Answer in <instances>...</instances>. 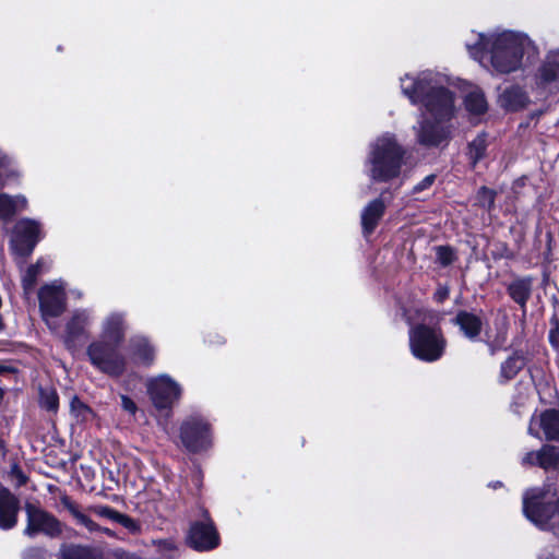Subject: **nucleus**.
Masks as SVG:
<instances>
[{
	"label": "nucleus",
	"instance_id": "e433bc0d",
	"mask_svg": "<svg viewBox=\"0 0 559 559\" xmlns=\"http://www.w3.org/2000/svg\"><path fill=\"white\" fill-rule=\"evenodd\" d=\"M91 512H93L95 515L97 516H100V518H106L110 521H114L116 520L117 515H118V511L108 507V506H93L88 509Z\"/></svg>",
	"mask_w": 559,
	"mask_h": 559
},
{
	"label": "nucleus",
	"instance_id": "de8ad7c7",
	"mask_svg": "<svg viewBox=\"0 0 559 559\" xmlns=\"http://www.w3.org/2000/svg\"><path fill=\"white\" fill-rule=\"evenodd\" d=\"M163 545L165 546L166 549H174L175 548V544H174L173 540H164Z\"/></svg>",
	"mask_w": 559,
	"mask_h": 559
},
{
	"label": "nucleus",
	"instance_id": "f257e3e1",
	"mask_svg": "<svg viewBox=\"0 0 559 559\" xmlns=\"http://www.w3.org/2000/svg\"><path fill=\"white\" fill-rule=\"evenodd\" d=\"M445 75L430 70L416 76L406 74L401 78L403 94L420 109L417 123L413 127L420 145L439 146L451 139L450 121L454 117L455 105Z\"/></svg>",
	"mask_w": 559,
	"mask_h": 559
},
{
	"label": "nucleus",
	"instance_id": "4c0bfd02",
	"mask_svg": "<svg viewBox=\"0 0 559 559\" xmlns=\"http://www.w3.org/2000/svg\"><path fill=\"white\" fill-rule=\"evenodd\" d=\"M495 195L492 190L481 187L478 191V202L483 207L490 209L493 205Z\"/></svg>",
	"mask_w": 559,
	"mask_h": 559
},
{
	"label": "nucleus",
	"instance_id": "bb28decb",
	"mask_svg": "<svg viewBox=\"0 0 559 559\" xmlns=\"http://www.w3.org/2000/svg\"><path fill=\"white\" fill-rule=\"evenodd\" d=\"M538 466L545 471L559 467V448L555 445H543L538 450Z\"/></svg>",
	"mask_w": 559,
	"mask_h": 559
},
{
	"label": "nucleus",
	"instance_id": "cd10ccee",
	"mask_svg": "<svg viewBox=\"0 0 559 559\" xmlns=\"http://www.w3.org/2000/svg\"><path fill=\"white\" fill-rule=\"evenodd\" d=\"M466 110L473 115H481L487 110V100L483 91L474 87L464 98Z\"/></svg>",
	"mask_w": 559,
	"mask_h": 559
},
{
	"label": "nucleus",
	"instance_id": "6ab92c4d",
	"mask_svg": "<svg viewBox=\"0 0 559 559\" xmlns=\"http://www.w3.org/2000/svg\"><path fill=\"white\" fill-rule=\"evenodd\" d=\"M528 103L526 92L520 86H510L499 95V104L507 110L515 111Z\"/></svg>",
	"mask_w": 559,
	"mask_h": 559
},
{
	"label": "nucleus",
	"instance_id": "4468645a",
	"mask_svg": "<svg viewBox=\"0 0 559 559\" xmlns=\"http://www.w3.org/2000/svg\"><path fill=\"white\" fill-rule=\"evenodd\" d=\"M537 87L555 92L559 90V49L549 50L540 61L535 75Z\"/></svg>",
	"mask_w": 559,
	"mask_h": 559
},
{
	"label": "nucleus",
	"instance_id": "a18cd8bd",
	"mask_svg": "<svg viewBox=\"0 0 559 559\" xmlns=\"http://www.w3.org/2000/svg\"><path fill=\"white\" fill-rule=\"evenodd\" d=\"M115 556L117 559H140L135 555L126 552L123 550H117Z\"/></svg>",
	"mask_w": 559,
	"mask_h": 559
},
{
	"label": "nucleus",
	"instance_id": "5701e85b",
	"mask_svg": "<svg viewBox=\"0 0 559 559\" xmlns=\"http://www.w3.org/2000/svg\"><path fill=\"white\" fill-rule=\"evenodd\" d=\"M525 366V357L521 352H514L500 366L499 381L501 383L512 380Z\"/></svg>",
	"mask_w": 559,
	"mask_h": 559
},
{
	"label": "nucleus",
	"instance_id": "c03bdc74",
	"mask_svg": "<svg viewBox=\"0 0 559 559\" xmlns=\"http://www.w3.org/2000/svg\"><path fill=\"white\" fill-rule=\"evenodd\" d=\"M549 342L554 347L559 348V328L558 326L550 330Z\"/></svg>",
	"mask_w": 559,
	"mask_h": 559
},
{
	"label": "nucleus",
	"instance_id": "7ed1b4c3",
	"mask_svg": "<svg viewBox=\"0 0 559 559\" xmlns=\"http://www.w3.org/2000/svg\"><path fill=\"white\" fill-rule=\"evenodd\" d=\"M416 314L420 322H415L409 312L404 314L409 324V349L417 359L423 361L439 360L444 353L447 341L440 328L433 323L435 316L421 309H417Z\"/></svg>",
	"mask_w": 559,
	"mask_h": 559
},
{
	"label": "nucleus",
	"instance_id": "473e14b6",
	"mask_svg": "<svg viewBox=\"0 0 559 559\" xmlns=\"http://www.w3.org/2000/svg\"><path fill=\"white\" fill-rule=\"evenodd\" d=\"M39 270H40V261H38L36 264L29 265L26 269V271L22 277V285H23V288L26 294L29 293L33 289V287L35 286L37 276L39 274Z\"/></svg>",
	"mask_w": 559,
	"mask_h": 559
},
{
	"label": "nucleus",
	"instance_id": "6e6552de",
	"mask_svg": "<svg viewBox=\"0 0 559 559\" xmlns=\"http://www.w3.org/2000/svg\"><path fill=\"white\" fill-rule=\"evenodd\" d=\"M180 439L189 452H201L212 445L211 428L200 416L187 418L180 427Z\"/></svg>",
	"mask_w": 559,
	"mask_h": 559
},
{
	"label": "nucleus",
	"instance_id": "f03ea898",
	"mask_svg": "<svg viewBox=\"0 0 559 559\" xmlns=\"http://www.w3.org/2000/svg\"><path fill=\"white\" fill-rule=\"evenodd\" d=\"M532 46L528 36L512 31L477 34L474 43H466L471 57L497 74L520 70L523 56Z\"/></svg>",
	"mask_w": 559,
	"mask_h": 559
},
{
	"label": "nucleus",
	"instance_id": "49530a36",
	"mask_svg": "<svg viewBox=\"0 0 559 559\" xmlns=\"http://www.w3.org/2000/svg\"><path fill=\"white\" fill-rule=\"evenodd\" d=\"M99 532L106 534L109 537H116V533L114 531H111L110 528L102 527V530Z\"/></svg>",
	"mask_w": 559,
	"mask_h": 559
},
{
	"label": "nucleus",
	"instance_id": "8fccbe9b",
	"mask_svg": "<svg viewBox=\"0 0 559 559\" xmlns=\"http://www.w3.org/2000/svg\"><path fill=\"white\" fill-rule=\"evenodd\" d=\"M4 396V391L0 388V400H2Z\"/></svg>",
	"mask_w": 559,
	"mask_h": 559
},
{
	"label": "nucleus",
	"instance_id": "1a4fd4ad",
	"mask_svg": "<svg viewBox=\"0 0 559 559\" xmlns=\"http://www.w3.org/2000/svg\"><path fill=\"white\" fill-rule=\"evenodd\" d=\"M40 238V223L31 218H21L13 228L11 238L12 251L21 257L29 255Z\"/></svg>",
	"mask_w": 559,
	"mask_h": 559
},
{
	"label": "nucleus",
	"instance_id": "603ef678",
	"mask_svg": "<svg viewBox=\"0 0 559 559\" xmlns=\"http://www.w3.org/2000/svg\"><path fill=\"white\" fill-rule=\"evenodd\" d=\"M539 559H555V558H552V557H546V558L539 557Z\"/></svg>",
	"mask_w": 559,
	"mask_h": 559
},
{
	"label": "nucleus",
	"instance_id": "3c124183",
	"mask_svg": "<svg viewBox=\"0 0 559 559\" xmlns=\"http://www.w3.org/2000/svg\"><path fill=\"white\" fill-rule=\"evenodd\" d=\"M4 448V443L3 441L0 439V449H3Z\"/></svg>",
	"mask_w": 559,
	"mask_h": 559
},
{
	"label": "nucleus",
	"instance_id": "0eeeda50",
	"mask_svg": "<svg viewBox=\"0 0 559 559\" xmlns=\"http://www.w3.org/2000/svg\"><path fill=\"white\" fill-rule=\"evenodd\" d=\"M41 318L50 330H56L51 321L61 316L67 307V295L62 282H53L43 286L38 292Z\"/></svg>",
	"mask_w": 559,
	"mask_h": 559
},
{
	"label": "nucleus",
	"instance_id": "423d86ee",
	"mask_svg": "<svg viewBox=\"0 0 559 559\" xmlns=\"http://www.w3.org/2000/svg\"><path fill=\"white\" fill-rule=\"evenodd\" d=\"M120 346L107 341L95 340L86 348L91 364L110 377H120L127 369V358Z\"/></svg>",
	"mask_w": 559,
	"mask_h": 559
},
{
	"label": "nucleus",
	"instance_id": "2eb2a0df",
	"mask_svg": "<svg viewBox=\"0 0 559 559\" xmlns=\"http://www.w3.org/2000/svg\"><path fill=\"white\" fill-rule=\"evenodd\" d=\"M19 499L5 487L0 486V528L11 530L17 523Z\"/></svg>",
	"mask_w": 559,
	"mask_h": 559
},
{
	"label": "nucleus",
	"instance_id": "72a5a7b5",
	"mask_svg": "<svg viewBox=\"0 0 559 559\" xmlns=\"http://www.w3.org/2000/svg\"><path fill=\"white\" fill-rule=\"evenodd\" d=\"M115 522L123 526L131 534H139L141 532V524L127 514L118 512Z\"/></svg>",
	"mask_w": 559,
	"mask_h": 559
},
{
	"label": "nucleus",
	"instance_id": "2f4dec72",
	"mask_svg": "<svg viewBox=\"0 0 559 559\" xmlns=\"http://www.w3.org/2000/svg\"><path fill=\"white\" fill-rule=\"evenodd\" d=\"M487 143L484 134L476 136L468 146V155L472 163L475 165L479 162L486 152Z\"/></svg>",
	"mask_w": 559,
	"mask_h": 559
},
{
	"label": "nucleus",
	"instance_id": "39448f33",
	"mask_svg": "<svg viewBox=\"0 0 559 559\" xmlns=\"http://www.w3.org/2000/svg\"><path fill=\"white\" fill-rule=\"evenodd\" d=\"M405 151L391 133H384L370 144L367 158L371 180L388 182L401 174Z\"/></svg>",
	"mask_w": 559,
	"mask_h": 559
},
{
	"label": "nucleus",
	"instance_id": "79ce46f5",
	"mask_svg": "<svg viewBox=\"0 0 559 559\" xmlns=\"http://www.w3.org/2000/svg\"><path fill=\"white\" fill-rule=\"evenodd\" d=\"M523 466H538V451L527 452L521 460Z\"/></svg>",
	"mask_w": 559,
	"mask_h": 559
},
{
	"label": "nucleus",
	"instance_id": "4be33fe9",
	"mask_svg": "<svg viewBox=\"0 0 559 559\" xmlns=\"http://www.w3.org/2000/svg\"><path fill=\"white\" fill-rule=\"evenodd\" d=\"M27 207V199L22 195H9L0 193V218L3 221L11 219L17 212Z\"/></svg>",
	"mask_w": 559,
	"mask_h": 559
},
{
	"label": "nucleus",
	"instance_id": "aec40b11",
	"mask_svg": "<svg viewBox=\"0 0 559 559\" xmlns=\"http://www.w3.org/2000/svg\"><path fill=\"white\" fill-rule=\"evenodd\" d=\"M130 354L132 358L143 365H151L155 358V349L144 336L130 340Z\"/></svg>",
	"mask_w": 559,
	"mask_h": 559
},
{
	"label": "nucleus",
	"instance_id": "f704fd0d",
	"mask_svg": "<svg viewBox=\"0 0 559 559\" xmlns=\"http://www.w3.org/2000/svg\"><path fill=\"white\" fill-rule=\"evenodd\" d=\"M507 328L501 326L492 341L488 342L490 355H495L498 350L504 348L507 343Z\"/></svg>",
	"mask_w": 559,
	"mask_h": 559
},
{
	"label": "nucleus",
	"instance_id": "393cba45",
	"mask_svg": "<svg viewBox=\"0 0 559 559\" xmlns=\"http://www.w3.org/2000/svg\"><path fill=\"white\" fill-rule=\"evenodd\" d=\"M539 426L545 433L547 440L559 439V412L547 409L539 416Z\"/></svg>",
	"mask_w": 559,
	"mask_h": 559
},
{
	"label": "nucleus",
	"instance_id": "58836bf2",
	"mask_svg": "<svg viewBox=\"0 0 559 559\" xmlns=\"http://www.w3.org/2000/svg\"><path fill=\"white\" fill-rule=\"evenodd\" d=\"M10 477L14 480L15 486L21 487L27 483V477L21 469V467L14 463L10 469Z\"/></svg>",
	"mask_w": 559,
	"mask_h": 559
},
{
	"label": "nucleus",
	"instance_id": "9b49d317",
	"mask_svg": "<svg viewBox=\"0 0 559 559\" xmlns=\"http://www.w3.org/2000/svg\"><path fill=\"white\" fill-rule=\"evenodd\" d=\"M187 543L199 551H207L216 548L219 536L206 511H201V519L191 522Z\"/></svg>",
	"mask_w": 559,
	"mask_h": 559
},
{
	"label": "nucleus",
	"instance_id": "a19ab883",
	"mask_svg": "<svg viewBox=\"0 0 559 559\" xmlns=\"http://www.w3.org/2000/svg\"><path fill=\"white\" fill-rule=\"evenodd\" d=\"M436 180V175H428L426 176L419 183H417L414 189H413V193H419L428 188H430L432 186V183L435 182Z\"/></svg>",
	"mask_w": 559,
	"mask_h": 559
},
{
	"label": "nucleus",
	"instance_id": "c756f323",
	"mask_svg": "<svg viewBox=\"0 0 559 559\" xmlns=\"http://www.w3.org/2000/svg\"><path fill=\"white\" fill-rule=\"evenodd\" d=\"M71 415L76 419L78 423L91 421L95 414L93 409L82 402L78 396H73L70 403Z\"/></svg>",
	"mask_w": 559,
	"mask_h": 559
},
{
	"label": "nucleus",
	"instance_id": "a878e982",
	"mask_svg": "<svg viewBox=\"0 0 559 559\" xmlns=\"http://www.w3.org/2000/svg\"><path fill=\"white\" fill-rule=\"evenodd\" d=\"M62 504L75 519L76 523L84 526L90 533H97L102 530V526H99L90 516L83 513L78 504L71 501L69 498L62 499Z\"/></svg>",
	"mask_w": 559,
	"mask_h": 559
},
{
	"label": "nucleus",
	"instance_id": "f3484780",
	"mask_svg": "<svg viewBox=\"0 0 559 559\" xmlns=\"http://www.w3.org/2000/svg\"><path fill=\"white\" fill-rule=\"evenodd\" d=\"M385 211V204L378 198L369 202L361 212V226L365 235H370L376 229Z\"/></svg>",
	"mask_w": 559,
	"mask_h": 559
},
{
	"label": "nucleus",
	"instance_id": "ea45409f",
	"mask_svg": "<svg viewBox=\"0 0 559 559\" xmlns=\"http://www.w3.org/2000/svg\"><path fill=\"white\" fill-rule=\"evenodd\" d=\"M23 559H46V551L43 548L32 547L24 551Z\"/></svg>",
	"mask_w": 559,
	"mask_h": 559
},
{
	"label": "nucleus",
	"instance_id": "37998d69",
	"mask_svg": "<svg viewBox=\"0 0 559 559\" xmlns=\"http://www.w3.org/2000/svg\"><path fill=\"white\" fill-rule=\"evenodd\" d=\"M121 407L131 415L138 411L136 404L127 395H121Z\"/></svg>",
	"mask_w": 559,
	"mask_h": 559
},
{
	"label": "nucleus",
	"instance_id": "ddd939ff",
	"mask_svg": "<svg viewBox=\"0 0 559 559\" xmlns=\"http://www.w3.org/2000/svg\"><path fill=\"white\" fill-rule=\"evenodd\" d=\"M27 516V525L24 534L28 537H35L38 534H44L49 537H57L62 533L61 523L47 511L27 503L25 506Z\"/></svg>",
	"mask_w": 559,
	"mask_h": 559
},
{
	"label": "nucleus",
	"instance_id": "7c9ffc66",
	"mask_svg": "<svg viewBox=\"0 0 559 559\" xmlns=\"http://www.w3.org/2000/svg\"><path fill=\"white\" fill-rule=\"evenodd\" d=\"M39 405L48 412L57 413L59 408V396L57 391L51 388H40Z\"/></svg>",
	"mask_w": 559,
	"mask_h": 559
},
{
	"label": "nucleus",
	"instance_id": "f8f14e48",
	"mask_svg": "<svg viewBox=\"0 0 559 559\" xmlns=\"http://www.w3.org/2000/svg\"><path fill=\"white\" fill-rule=\"evenodd\" d=\"M147 392L158 409H169L181 395L180 385L168 374L151 378L146 383Z\"/></svg>",
	"mask_w": 559,
	"mask_h": 559
},
{
	"label": "nucleus",
	"instance_id": "b1692460",
	"mask_svg": "<svg viewBox=\"0 0 559 559\" xmlns=\"http://www.w3.org/2000/svg\"><path fill=\"white\" fill-rule=\"evenodd\" d=\"M532 277L518 278L508 286V293L518 305L525 308L532 293Z\"/></svg>",
	"mask_w": 559,
	"mask_h": 559
},
{
	"label": "nucleus",
	"instance_id": "c9c22d12",
	"mask_svg": "<svg viewBox=\"0 0 559 559\" xmlns=\"http://www.w3.org/2000/svg\"><path fill=\"white\" fill-rule=\"evenodd\" d=\"M437 261L443 265H450L454 261V252L450 247L439 246L436 248Z\"/></svg>",
	"mask_w": 559,
	"mask_h": 559
},
{
	"label": "nucleus",
	"instance_id": "09e8293b",
	"mask_svg": "<svg viewBox=\"0 0 559 559\" xmlns=\"http://www.w3.org/2000/svg\"><path fill=\"white\" fill-rule=\"evenodd\" d=\"M445 297H447V292H440V293L438 294V299H439V301H441V300H442L443 298H445Z\"/></svg>",
	"mask_w": 559,
	"mask_h": 559
},
{
	"label": "nucleus",
	"instance_id": "dca6fc26",
	"mask_svg": "<svg viewBox=\"0 0 559 559\" xmlns=\"http://www.w3.org/2000/svg\"><path fill=\"white\" fill-rule=\"evenodd\" d=\"M126 335L124 316L120 312L108 314L102 322V333L98 340L121 345Z\"/></svg>",
	"mask_w": 559,
	"mask_h": 559
},
{
	"label": "nucleus",
	"instance_id": "a211bd4d",
	"mask_svg": "<svg viewBox=\"0 0 559 559\" xmlns=\"http://www.w3.org/2000/svg\"><path fill=\"white\" fill-rule=\"evenodd\" d=\"M57 559H103V552L95 547L68 544L60 547Z\"/></svg>",
	"mask_w": 559,
	"mask_h": 559
},
{
	"label": "nucleus",
	"instance_id": "412c9836",
	"mask_svg": "<svg viewBox=\"0 0 559 559\" xmlns=\"http://www.w3.org/2000/svg\"><path fill=\"white\" fill-rule=\"evenodd\" d=\"M454 323L460 326L464 335L469 340H475L481 332V319L475 313L460 311L455 316Z\"/></svg>",
	"mask_w": 559,
	"mask_h": 559
},
{
	"label": "nucleus",
	"instance_id": "c85d7f7f",
	"mask_svg": "<svg viewBox=\"0 0 559 559\" xmlns=\"http://www.w3.org/2000/svg\"><path fill=\"white\" fill-rule=\"evenodd\" d=\"M19 177L20 173L14 165V160L0 150V188Z\"/></svg>",
	"mask_w": 559,
	"mask_h": 559
},
{
	"label": "nucleus",
	"instance_id": "9d476101",
	"mask_svg": "<svg viewBox=\"0 0 559 559\" xmlns=\"http://www.w3.org/2000/svg\"><path fill=\"white\" fill-rule=\"evenodd\" d=\"M94 321L95 314L93 309H74L64 324L62 338L66 347L71 350L75 349L78 343L88 336V330Z\"/></svg>",
	"mask_w": 559,
	"mask_h": 559
},
{
	"label": "nucleus",
	"instance_id": "20e7f679",
	"mask_svg": "<svg viewBox=\"0 0 559 559\" xmlns=\"http://www.w3.org/2000/svg\"><path fill=\"white\" fill-rule=\"evenodd\" d=\"M523 514L544 531L559 528V487L546 484L524 491Z\"/></svg>",
	"mask_w": 559,
	"mask_h": 559
}]
</instances>
